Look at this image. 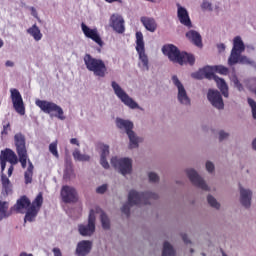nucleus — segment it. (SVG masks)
I'll return each instance as SVG.
<instances>
[{
    "label": "nucleus",
    "mask_w": 256,
    "mask_h": 256,
    "mask_svg": "<svg viewBox=\"0 0 256 256\" xmlns=\"http://www.w3.org/2000/svg\"><path fill=\"white\" fill-rule=\"evenodd\" d=\"M53 253H54V256H63V254L61 253V249L59 248H53Z\"/></svg>",
    "instance_id": "44"
},
{
    "label": "nucleus",
    "mask_w": 256,
    "mask_h": 256,
    "mask_svg": "<svg viewBox=\"0 0 256 256\" xmlns=\"http://www.w3.org/2000/svg\"><path fill=\"white\" fill-rule=\"evenodd\" d=\"M84 63L88 71L94 73L96 77H105L107 75V65L103 60L94 58L91 54H85Z\"/></svg>",
    "instance_id": "7"
},
{
    "label": "nucleus",
    "mask_w": 256,
    "mask_h": 256,
    "mask_svg": "<svg viewBox=\"0 0 256 256\" xmlns=\"http://www.w3.org/2000/svg\"><path fill=\"white\" fill-rule=\"evenodd\" d=\"M78 231L82 237H91L95 233V210H90L88 217V225L80 224L78 226Z\"/></svg>",
    "instance_id": "13"
},
{
    "label": "nucleus",
    "mask_w": 256,
    "mask_h": 256,
    "mask_svg": "<svg viewBox=\"0 0 256 256\" xmlns=\"http://www.w3.org/2000/svg\"><path fill=\"white\" fill-rule=\"evenodd\" d=\"M3 47V40L0 39V49Z\"/></svg>",
    "instance_id": "54"
},
{
    "label": "nucleus",
    "mask_w": 256,
    "mask_h": 256,
    "mask_svg": "<svg viewBox=\"0 0 256 256\" xmlns=\"http://www.w3.org/2000/svg\"><path fill=\"white\" fill-rule=\"evenodd\" d=\"M203 256H205V254H202Z\"/></svg>",
    "instance_id": "56"
},
{
    "label": "nucleus",
    "mask_w": 256,
    "mask_h": 256,
    "mask_svg": "<svg viewBox=\"0 0 256 256\" xmlns=\"http://www.w3.org/2000/svg\"><path fill=\"white\" fill-rule=\"evenodd\" d=\"M1 183H2V195L3 197H8L13 193V184H11V180L7 177V175H1Z\"/></svg>",
    "instance_id": "25"
},
{
    "label": "nucleus",
    "mask_w": 256,
    "mask_h": 256,
    "mask_svg": "<svg viewBox=\"0 0 256 256\" xmlns=\"http://www.w3.org/2000/svg\"><path fill=\"white\" fill-rule=\"evenodd\" d=\"M111 87L115 95L124 103V105H126V107H129L130 109H139V104H137L133 98L128 96L127 92H125L117 82L112 81Z\"/></svg>",
    "instance_id": "11"
},
{
    "label": "nucleus",
    "mask_w": 256,
    "mask_h": 256,
    "mask_svg": "<svg viewBox=\"0 0 256 256\" xmlns=\"http://www.w3.org/2000/svg\"><path fill=\"white\" fill-rule=\"evenodd\" d=\"M110 27L120 35L125 33V20L119 14H112L110 17Z\"/></svg>",
    "instance_id": "19"
},
{
    "label": "nucleus",
    "mask_w": 256,
    "mask_h": 256,
    "mask_svg": "<svg viewBox=\"0 0 256 256\" xmlns=\"http://www.w3.org/2000/svg\"><path fill=\"white\" fill-rule=\"evenodd\" d=\"M178 10H177V17L181 23V25H184L185 27H192L191 18L189 17V12L185 7L180 6L177 4Z\"/></svg>",
    "instance_id": "22"
},
{
    "label": "nucleus",
    "mask_w": 256,
    "mask_h": 256,
    "mask_svg": "<svg viewBox=\"0 0 256 256\" xmlns=\"http://www.w3.org/2000/svg\"><path fill=\"white\" fill-rule=\"evenodd\" d=\"M49 151L54 157H56V159H59V151H57V140L50 143Z\"/></svg>",
    "instance_id": "35"
},
{
    "label": "nucleus",
    "mask_w": 256,
    "mask_h": 256,
    "mask_svg": "<svg viewBox=\"0 0 256 256\" xmlns=\"http://www.w3.org/2000/svg\"><path fill=\"white\" fill-rule=\"evenodd\" d=\"M20 256H33V254H28V253H26V252H22V253L20 254Z\"/></svg>",
    "instance_id": "52"
},
{
    "label": "nucleus",
    "mask_w": 256,
    "mask_h": 256,
    "mask_svg": "<svg viewBox=\"0 0 256 256\" xmlns=\"http://www.w3.org/2000/svg\"><path fill=\"white\" fill-rule=\"evenodd\" d=\"M106 3H123L122 0H104Z\"/></svg>",
    "instance_id": "50"
},
{
    "label": "nucleus",
    "mask_w": 256,
    "mask_h": 256,
    "mask_svg": "<svg viewBox=\"0 0 256 256\" xmlns=\"http://www.w3.org/2000/svg\"><path fill=\"white\" fill-rule=\"evenodd\" d=\"M111 165L118 169L121 175H129L133 170V162L129 158H120L112 157Z\"/></svg>",
    "instance_id": "12"
},
{
    "label": "nucleus",
    "mask_w": 256,
    "mask_h": 256,
    "mask_svg": "<svg viewBox=\"0 0 256 256\" xmlns=\"http://www.w3.org/2000/svg\"><path fill=\"white\" fill-rule=\"evenodd\" d=\"M73 157L75 161H89V159H91L89 155L81 154V151H79L78 149L74 150Z\"/></svg>",
    "instance_id": "32"
},
{
    "label": "nucleus",
    "mask_w": 256,
    "mask_h": 256,
    "mask_svg": "<svg viewBox=\"0 0 256 256\" xmlns=\"http://www.w3.org/2000/svg\"><path fill=\"white\" fill-rule=\"evenodd\" d=\"M6 67H13L15 65V63H13L12 61L8 60L5 63Z\"/></svg>",
    "instance_id": "51"
},
{
    "label": "nucleus",
    "mask_w": 256,
    "mask_h": 256,
    "mask_svg": "<svg viewBox=\"0 0 256 256\" xmlns=\"http://www.w3.org/2000/svg\"><path fill=\"white\" fill-rule=\"evenodd\" d=\"M136 51L139 55V66L144 71H149V57L145 53V40L142 32H136Z\"/></svg>",
    "instance_id": "9"
},
{
    "label": "nucleus",
    "mask_w": 256,
    "mask_h": 256,
    "mask_svg": "<svg viewBox=\"0 0 256 256\" xmlns=\"http://www.w3.org/2000/svg\"><path fill=\"white\" fill-rule=\"evenodd\" d=\"M10 93L13 108L15 109L16 113H19V115H24L25 103H23V96H21V92H19V90H17L16 88H12L10 89Z\"/></svg>",
    "instance_id": "14"
},
{
    "label": "nucleus",
    "mask_w": 256,
    "mask_h": 256,
    "mask_svg": "<svg viewBox=\"0 0 256 256\" xmlns=\"http://www.w3.org/2000/svg\"><path fill=\"white\" fill-rule=\"evenodd\" d=\"M172 81L178 89V101L181 103V105H191V99H189V96H187V91L185 90V87L179 81V78L177 76L172 77Z\"/></svg>",
    "instance_id": "15"
},
{
    "label": "nucleus",
    "mask_w": 256,
    "mask_h": 256,
    "mask_svg": "<svg viewBox=\"0 0 256 256\" xmlns=\"http://www.w3.org/2000/svg\"><path fill=\"white\" fill-rule=\"evenodd\" d=\"M202 9L207 10V11H211V3L208 1H203L202 5H201Z\"/></svg>",
    "instance_id": "41"
},
{
    "label": "nucleus",
    "mask_w": 256,
    "mask_h": 256,
    "mask_svg": "<svg viewBox=\"0 0 256 256\" xmlns=\"http://www.w3.org/2000/svg\"><path fill=\"white\" fill-rule=\"evenodd\" d=\"M64 203H77V190L71 186H63L60 193Z\"/></svg>",
    "instance_id": "17"
},
{
    "label": "nucleus",
    "mask_w": 256,
    "mask_h": 256,
    "mask_svg": "<svg viewBox=\"0 0 256 256\" xmlns=\"http://www.w3.org/2000/svg\"><path fill=\"white\" fill-rule=\"evenodd\" d=\"M81 29L88 39H92L94 43H97L99 47H103V40L101 39V36L99 35V32L97 31V28L91 29L88 26H86L85 23L81 24Z\"/></svg>",
    "instance_id": "18"
},
{
    "label": "nucleus",
    "mask_w": 256,
    "mask_h": 256,
    "mask_svg": "<svg viewBox=\"0 0 256 256\" xmlns=\"http://www.w3.org/2000/svg\"><path fill=\"white\" fill-rule=\"evenodd\" d=\"M194 251H195V250H193V249H190V252H191V253H194Z\"/></svg>",
    "instance_id": "55"
},
{
    "label": "nucleus",
    "mask_w": 256,
    "mask_h": 256,
    "mask_svg": "<svg viewBox=\"0 0 256 256\" xmlns=\"http://www.w3.org/2000/svg\"><path fill=\"white\" fill-rule=\"evenodd\" d=\"M229 137V134L224 132V131H220L219 133V139L220 141H223L224 139H227Z\"/></svg>",
    "instance_id": "43"
},
{
    "label": "nucleus",
    "mask_w": 256,
    "mask_h": 256,
    "mask_svg": "<svg viewBox=\"0 0 256 256\" xmlns=\"http://www.w3.org/2000/svg\"><path fill=\"white\" fill-rule=\"evenodd\" d=\"M217 48L220 53H223L225 51V44H218Z\"/></svg>",
    "instance_id": "48"
},
{
    "label": "nucleus",
    "mask_w": 256,
    "mask_h": 256,
    "mask_svg": "<svg viewBox=\"0 0 256 256\" xmlns=\"http://www.w3.org/2000/svg\"><path fill=\"white\" fill-rule=\"evenodd\" d=\"M151 199L157 200L159 199V195L153 192L139 193L135 190H131L128 194V203L122 206L121 211L126 217H130L132 205H150L151 202H149V200Z\"/></svg>",
    "instance_id": "3"
},
{
    "label": "nucleus",
    "mask_w": 256,
    "mask_h": 256,
    "mask_svg": "<svg viewBox=\"0 0 256 256\" xmlns=\"http://www.w3.org/2000/svg\"><path fill=\"white\" fill-rule=\"evenodd\" d=\"M232 83H234V86L237 87L238 91H243V84H241L237 76L234 75L232 77Z\"/></svg>",
    "instance_id": "37"
},
{
    "label": "nucleus",
    "mask_w": 256,
    "mask_h": 256,
    "mask_svg": "<svg viewBox=\"0 0 256 256\" xmlns=\"http://www.w3.org/2000/svg\"><path fill=\"white\" fill-rule=\"evenodd\" d=\"M243 51H245V43H243V40L240 38V36H236L233 40V48L228 58V64L230 66L237 65V63H242L243 65H251V60H249L247 56L241 55Z\"/></svg>",
    "instance_id": "6"
},
{
    "label": "nucleus",
    "mask_w": 256,
    "mask_h": 256,
    "mask_svg": "<svg viewBox=\"0 0 256 256\" xmlns=\"http://www.w3.org/2000/svg\"><path fill=\"white\" fill-rule=\"evenodd\" d=\"M0 165H1V171L3 173V171H5V168L7 167V162H5L4 160H0Z\"/></svg>",
    "instance_id": "47"
},
{
    "label": "nucleus",
    "mask_w": 256,
    "mask_h": 256,
    "mask_svg": "<svg viewBox=\"0 0 256 256\" xmlns=\"http://www.w3.org/2000/svg\"><path fill=\"white\" fill-rule=\"evenodd\" d=\"M100 219L103 229H109L111 227V221H109V217L107 214H105V212L101 213Z\"/></svg>",
    "instance_id": "33"
},
{
    "label": "nucleus",
    "mask_w": 256,
    "mask_h": 256,
    "mask_svg": "<svg viewBox=\"0 0 256 256\" xmlns=\"http://www.w3.org/2000/svg\"><path fill=\"white\" fill-rule=\"evenodd\" d=\"M27 33L33 37L36 41H41L43 39V34L41 33V30L37 27V24H34L32 27H30L27 30Z\"/></svg>",
    "instance_id": "29"
},
{
    "label": "nucleus",
    "mask_w": 256,
    "mask_h": 256,
    "mask_svg": "<svg viewBox=\"0 0 256 256\" xmlns=\"http://www.w3.org/2000/svg\"><path fill=\"white\" fill-rule=\"evenodd\" d=\"M162 256H175V249L169 242H164Z\"/></svg>",
    "instance_id": "30"
},
{
    "label": "nucleus",
    "mask_w": 256,
    "mask_h": 256,
    "mask_svg": "<svg viewBox=\"0 0 256 256\" xmlns=\"http://www.w3.org/2000/svg\"><path fill=\"white\" fill-rule=\"evenodd\" d=\"M207 201L210 206L214 207V209H219V207H221V204H219V202H217V199H215V197H213L212 195H208Z\"/></svg>",
    "instance_id": "36"
},
{
    "label": "nucleus",
    "mask_w": 256,
    "mask_h": 256,
    "mask_svg": "<svg viewBox=\"0 0 256 256\" xmlns=\"http://www.w3.org/2000/svg\"><path fill=\"white\" fill-rule=\"evenodd\" d=\"M32 15H33L34 17H37V12H35V8H32Z\"/></svg>",
    "instance_id": "53"
},
{
    "label": "nucleus",
    "mask_w": 256,
    "mask_h": 256,
    "mask_svg": "<svg viewBox=\"0 0 256 256\" xmlns=\"http://www.w3.org/2000/svg\"><path fill=\"white\" fill-rule=\"evenodd\" d=\"M212 73H219L220 75H227L229 73V68L223 65L210 66Z\"/></svg>",
    "instance_id": "31"
},
{
    "label": "nucleus",
    "mask_w": 256,
    "mask_h": 256,
    "mask_svg": "<svg viewBox=\"0 0 256 256\" xmlns=\"http://www.w3.org/2000/svg\"><path fill=\"white\" fill-rule=\"evenodd\" d=\"M239 189H240V203L241 205H243V207H245L246 209H249V207H251V197L253 196V193L251 192V190H247L243 188L241 184L239 185Z\"/></svg>",
    "instance_id": "23"
},
{
    "label": "nucleus",
    "mask_w": 256,
    "mask_h": 256,
    "mask_svg": "<svg viewBox=\"0 0 256 256\" xmlns=\"http://www.w3.org/2000/svg\"><path fill=\"white\" fill-rule=\"evenodd\" d=\"M141 23L144 25L147 31H150V33H155V31H157V22L155 21V19L149 17H142Z\"/></svg>",
    "instance_id": "27"
},
{
    "label": "nucleus",
    "mask_w": 256,
    "mask_h": 256,
    "mask_svg": "<svg viewBox=\"0 0 256 256\" xmlns=\"http://www.w3.org/2000/svg\"><path fill=\"white\" fill-rule=\"evenodd\" d=\"M14 143L16 147V153L19 157V163H21L22 169H26L24 172L25 184L29 185V183H33V170L35 169V166H33V162H31L29 155L27 154L25 135H23V133L15 134Z\"/></svg>",
    "instance_id": "2"
},
{
    "label": "nucleus",
    "mask_w": 256,
    "mask_h": 256,
    "mask_svg": "<svg viewBox=\"0 0 256 256\" xmlns=\"http://www.w3.org/2000/svg\"><path fill=\"white\" fill-rule=\"evenodd\" d=\"M105 191H107V185L103 184L102 186H99L96 189V193H99L100 195H103V193H105Z\"/></svg>",
    "instance_id": "40"
},
{
    "label": "nucleus",
    "mask_w": 256,
    "mask_h": 256,
    "mask_svg": "<svg viewBox=\"0 0 256 256\" xmlns=\"http://www.w3.org/2000/svg\"><path fill=\"white\" fill-rule=\"evenodd\" d=\"M191 77H193V79H213L222 95L224 97H229V86H227V82L215 75L211 66H205L204 68L199 69V71L192 73Z\"/></svg>",
    "instance_id": "5"
},
{
    "label": "nucleus",
    "mask_w": 256,
    "mask_h": 256,
    "mask_svg": "<svg viewBox=\"0 0 256 256\" xmlns=\"http://www.w3.org/2000/svg\"><path fill=\"white\" fill-rule=\"evenodd\" d=\"M116 125L119 129H125L129 137L130 149H136L139 147V137H137L133 131V122L129 120L117 119Z\"/></svg>",
    "instance_id": "10"
},
{
    "label": "nucleus",
    "mask_w": 256,
    "mask_h": 256,
    "mask_svg": "<svg viewBox=\"0 0 256 256\" xmlns=\"http://www.w3.org/2000/svg\"><path fill=\"white\" fill-rule=\"evenodd\" d=\"M208 101H210L211 105L216 109H223L225 104L223 103V97L221 96V92L218 90H209L208 94Z\"/></svg>",
    "instance_id": "20"
},
{
    "label": "nucleus",
    "mask_w": 256,
    "mask_h": 256,
    "mask_svg": "<svg viewBox=\"0 0 256 256\" xmlns=\"http://www.w3.org/2000/svg\"><path fill=\"white\" fill-rule=\"evenodd\" d=\"M206 170L208 173H213L215 171V165L211 161L206 162Z\"/></svg>",
    "instance_id": "39"
},
{
    "label": "nucleus",
    "mask_w": 256,
    "mask_h": 256,
    "mask_svg": "<svg viewBox=\"0 0 256 256\" xmlns=\"http://www.w3.org/2000/svg\"><path fill=\"white\" fill-rule=\"evenodd\" d=\"M182 240L186 245H188V243H191V240H189V238L187 237V234H182Z\"/></svg>",
    "instance_id": "46"
},
{
    "label": "nucleus",
    "mask_w": 256,
    "mask_h": 256,
    "mask_svg": "<svg viewBox=\"0 0 256 256\" xmlns=\"http://www.w3.org/2000/svg\"><path fill=\"white\" fill-rule=\"evenodd\" d=\"M41 207H43V193L39 192L32 203L29 197L25 195L21 196L16 201L13 209L16 211V213H25L26 211L24 221L33 223V221H35L37 218V215H39Z\"/></svg>",
    "instance_id": "1"
},
{
    "label": "nucleus",
    "mask_w": 256,
    "mask_h": 256,
    "mask_svg": "<svg viewBox=\"0 0 256 256\" xmlns=\"http://www.w3.org/2000/svg\"><path fill=\"white\" fill-rule=\"evenodd\" d=\"M187 39L196 45V47H203V40L201 38V34L195 30H190L186 33Z\"/></svg>",
    "instance_id": "26"
},
{
    "label": "nucleus",
    "mask_w": 256,
    "mask_h": 256,
    "mask_svg": "<svg viewBox=\"0 0 256 256\" xmlns=\"http://www.w3.org/2000/svg\"><path fill=\"white\" fill-rule=\"evenodd\" d=\"M15 165L11 164V166L8 168V177H11L13 175V171L15 170Z\"/></svg>",
    "instance_id": "45"
},
{
    "label": "nucleus",
    "mask_w": 256,
    "mask_h": 256,
    "mask_svg": "<svg viewBox=\"0 0 256 256\" xmlns=\"http://www.w3.org/2000/svg\"><path fill=\"white\" fill-rule=\"evenodd\" d=\"M7 209V202L0 201V221H3V219L9 217V214H7Z\"/></svg>",
    "instance_id": "34"
},
{
    "label": "nucleus",
    "mask_w": 256,
    "mask_h": 256,
    "mask_svg": "<svg viewBox=\"0 0 256 256\" xmlns=\"http://www.w3.org/2000/svg\"><path fill=\"white\" fill-rule=\"evenodd\" d=\"M162 53L168 57L172 63H178V65H195V56L187 52H181L177 46L173 44L164 45L162 47Z\"/></svg>",
    "instance_id": "4"
},
{
    "label": "nucleus",
    "mask_w": 256,
    "mask_h": 256,
    "mask_svg": "<svg viewBox=\"0 0 256 256\" xmlns=\"http://www.w3.org/2000/svg\"><path fill=\"white\" fill-rule=\"evenodd\" d=\"M36 105L43 113H47L48 115L54 113V117H57L60 121H65V114L61 106L47 100H36Z\"/></svg>",
    "instance_id": "8"
},
{
    "label": "nucleus",
    "mask_w": 256,
    "mask_h": 256,
    "mask_svg": "<svg viewBox=\"0 0 256 256\" xmlns=\"http://www.w3.org/2000/svg\"><path fill=\"white\" fill-rule=\"evenodd\" d=\"M9 129H11V124L7 123L3 126L2 135H7L9 133Z\"/></svg>",
    "instance_id": "42"
},
{
    "label": "nucleus",
    "mask_w": 256,
    "mask_h": 256,
    "mask_svg": "<svg viewBox=\"0 0 256 256\" xmlns=\"http://www.w3.org/2000/svg\"><path fill=\"white\" fill-rule=\"evenodd\" d=\"M70 143H71V145H77V146H79V140H77V138H72V139L70 140Z\"/></svg>",
    "instance_id": "49"
},
{
    "label": "nucleus",
    "mask_w": 256,
    "mask_h": 256,
    "mask_svg": "<svg viewBox=\"0 0 256 256\" xmlns=\"http://www.w3.org/2000/svg\"><path fill=\"white\" fill-rule=\"evenodd\" d=\"M101 158H100V165L104 169H109V162H107V156L109 155V145L102 144L101 147Z\"/></svg>",
    "instance_id": "28"
},
{
    "label": "nucleus",
    "mask_w": 256,
    "mask_h": 256,
    "mask_svg": "<svg viewBox=\"0 0 256 256\" xmlns=\"http://www.w3.org/2000/svg\"><path fill=\"white\" fill-rule=\"evenodd\" d=\"M148 177L149 181H151L152 183H157V181H159V176L155 172H150L148 174Z\"/></svg>",
    "instance_id": "38"
},
{
    "label": "nucleus",
    "mask_w": 256,
    "mask_h": 256,
    "mask_svg": "<svg viewBox=\"0 0 256 256\" xmlns=\"http://www.w3.org/2000/svg\"><path fill=\"white\" fill-rule=\"evenodd\" d=\"M186 173L189 180L195 185V187H199V189H202L203 191H209V186H207V183H205V180L199 176L197 171L194 169H188Z\"/></svg>",
    "instance_id": "16"
},
{
    "label": "nucleus",
    "mask_w": 256,
    "mask_h": 256,
    "mask_svg": "<svg viewBox=\"0 0 256 256\" xmlns=\"http://www.w3.org/2000/svg\"><path fill=\"white\" fill-rule=\"evenodd\" d=\"M0 161L8 162L10 165H17L19 163V158H17V154L9 148L1 151Z\"/></svg>",
    "instance_id": "21"
},
{
    "label": "nucleus",
    "mask_w": 256,
    "mask_h": 256,
    "mask_svg": "<svg viewBox=\"0 0 256 256\" xmlns=\"http://www.w3.org/2000/svg\"><path fill=\"white\" fill-rule=\"evenodd\" d=\"M93 247V243L89 240H82L78 243L76 248V255L78 256H86L91 253V249Z\"/></svg>",
    "instance_id": "24"
}]
</instances>
